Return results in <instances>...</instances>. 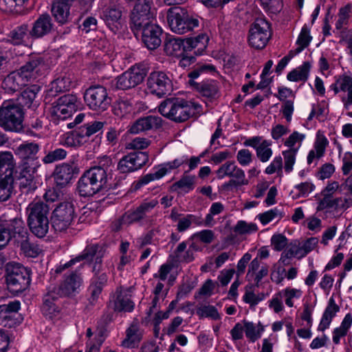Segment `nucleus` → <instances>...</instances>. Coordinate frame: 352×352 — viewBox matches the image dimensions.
<instances>
[{
  "mask_svg": "<svg viewBox=\"0 0 352 352\" xmlns=\"http://www.w3.org/2000/svg\"><path fill=\"white\" fill-rule=\"evenodd\" d=\"M201 106L192 101L179 98L164 100L158 107V111L164 117L175 122H182L198 113Z\"/></svg>",
  "mask_w": 352,
  "mask_h": 352,
  "instance_id": "nucleus-1",
  "label": "nucleus"
},
{
  "mask_svg": "<svg viewBox=\"0 0 352 352\" xmlns=\"http://www.w3.org/2000/svg\"><path fill=\"white\" fill-rule=\"evenodd\" d=\"M153 0H138L131 14V21L135 29L143 26L142 39L150 50H154V25L151 21L143 25L144 19H149Z\"/></svg>",
  "mask_w": 352,
  "mask_h": 352,
  "instance_id": "nucleus-2",
  "label": "nucleus"
},
{
  "mask_svg": "<svg viewBox=\"0 0 352 352\" xmlns=\"http://www.w3.org/2000/svg\"><path fill=\"white\" fill-rule=\"evenodd\" d=\"M28 225L30 231L38 238L44 237L49 231V206L43 202L31 203L27 208Z\"/></svg>",
  "mask_w": 352,
  "mask_h": 352,
  "instance_id": "nucleus-3",
  "label": "nucleus"
},
{
  "mask_svg": "<svg viewBox=\"0 0 352 352\" xmlns=\"http://www.w3.org/2000/svg\"><path fill=\"white\" fill-rule=\"evenodd\" d=\"M167 21L170 30L178 34H184L199 26V21L182 7H173L167 11Z\"/></svg>",
  "mask_w": 352,
  "mask_h": 352,
  "instance_id": "nucleus-4",
  "label": "nucleus"
},
{
  "mask_svg": "<svg viewBox=\"0 0 352 352\" xmlns=\"http://www.w3.org/2000/svg\"><path fill=\"white\" fill-rule=\"evenodd\" d=\"M23 109L13 101H5L0 107V126L6 131L19 132L23 128Z\"/></svg>",
  "mask_w": 352,
  "mask_h": 352,
  "instance_id": "nucleus-5",
  "label": "nucleus"
},
{
  "mask_svg": "<svg viewBox=\"0 0 352 352\" xmlns=\"http://www.w3.org/2000/svg\"><path fill=\"white\" fill-rule=\"evenodd\" d=\"M6 283L9 291L18 294L30 285V271L19 263H9L6 267Z\"/></svg>",
  "mask_w": 352,
  "mask_h": 352,
  "instance_id": "nucleus-6",
  "label": "nucleus"
},
{
  "mask_svg": "<svg viewBox=\"0 0 352 352\" xmlns=\"http://www.w3.org/2000/svg\"><path fill=\"white\" fill-rule=\"evenodd\" d=\"M12 155L5 153L0 155V201L8 200L12 192L14 182Z\"/></svg>",
  "mask_w": 352,
  "mask_h": 352,
  "instance_id": "nucleus-7",
  "label": "nucleus"
},
{
  "mask_svg": "<svg viewBox=\"0 0 352 352\" xmlns=\"http://www.w3.org/2000/svg\"><path fill=\"white\" fill-rule=\"evenodd\" d=\"M77 97L72 94H66L58 98L52 103L50 108L52 121L58 124L70 117L78 108Z\"/></svg>",
  "mask_w": 352,
  "mask_h": 352,
  "instance_id": "nucleus-8",
  "label": "nucleus"
},
{
  "mask_svg": "<svg viewBox=\"0 0 352 352\" xmlns=\"http://www.w3.org/2000/svg\"><path fill=\"white\" fill-rule=\"evenodd\" d=\"M74 217V207L71 202L59 203L51 216L52 227L55 232H64L70 226Z\"/></svg>",
  "mask_w": 352,
  "mask_h": 352,
  "instance_id": "nucleus-9",
  "label": "nucleus"
},
{
  "mask_svg": "<svg viewBox=\"0 0 352 352\" xmlns=\"http://www.w3.org/2000/svg\"><path fill=\"white\" fill-rule=\"evenodd\" d=\"M85 264H81L78 269L71 272L68 274H65L63 280L58 285H50L61 298L73 297L80 292L83 280L82 274L80 272V268L84 267Z\"/></svg>",
  "mask_w": 352,
  "mask_h": 352,
  "instance_id": "nucleus-10",
  "label": "nucleus"
},
{
  "mask_svg": "<svg viewBox=\"0 0 352 352\" xmlns=\"http://www.w3.org/2000/svg\"><path fill=\"white\" fill-rule=\"evenodd\" d=\"M218 179H223L229 177L231 179L223 185L224 189H231L233 187H239L248 184L245 178V172L238 167L234 162H227L222 164L216 172Z\"/></svg>",
  "mask_w": 352,
  "mask_h": 352,
  "instance_id": "nucleus-11",
  "label": "nucleus"
},
{
  "mask_svg": "<svg viewBox=\"0 0 352 352\" xmlns=\"http://www.w3.org/2000/svg\"><path fill=\"white\" fill-rule=\"evenodd\" d=\"M84 99L89 109L97 111L107 110L111 103V97L106 88L102 85L91 86L87 89Z\"/></svg>",
  "mask_w": 352,
  "mask_h": 352,
  "instance_id": "nucleus-12",
  "label": "nucleus"
},
{
  "mask_svg": "<svg viewBox=\"0 0 352 352\" xmlns=\"http://www.w3.org/2000/svg\"><path fill=\"white\" fill-rule=\"evenodd\" d=\"M271 36L270 25L264 19H256L250 25L248 43L255 49H263Z\"/></svg>",
  "mask_w": 352,
  "mask_h": 352,
  "instance_id": "nucleus-13",
  "label": "nucleus"
},
{
  "mask_svg": "<svg viewBox=\"0 0 352 352\" xmlns=\"http://www.w3.org/2000/svg\"><path fill=\"white\" fill-rule=\"evenodd\" d=\"M92 273L93 277L89 287V292L90 293L89 300L91 305H94L98 300L102 288L106 285L108 279L102 266V259L96 260L93 263Z\"/></svg>",
  "mask_w": 352,
  "mask_h": 352,
  "instance_id": "nucleus-14",
  "label": "nucleus"
},
{
  "mask_svg": "<svg viewBox=\"0 0 352 352\" xmlns=\"http://www.w3.org/2000/svg\"><path fill=\"white\" fill-rule=\"evenodd\" d=\"M104 126V122L94 121L85 125L77 127L70 135L65 142L67 144L72 146H80L88 141L89 138L101 130Z\"/></svg>",
  "mask_w": 352,
  "mask_h": 352,
  "instance_id": "nucleus-15",
  "label": "nucleus"
},
{
  "mask_svg": "<svg viewBox=\"0 0 352 352\" xmlns=\"http://www.w3.org/2000/svg\"><path fill=\"white\" fill-rule=\"evenodd\" d=\"M146 75V73L143 68L133 66L118 76L112 82V85L117 89H129L142 82Z\"/></svg>",
  "mask_w": 352,
  "mask_h": 352,
  "instance_id": "nucleus-16",
  "label": "nucleus"
},
{
  "mask_svg": "<svg viewBox=\"0 0 352 352\" xmlns=\"http://www.w3.org/2000/svg\"><path fill=\"white\" fill-rule=\"evenodd\" d=\"M104 248L98 243L87 245L80 254L71 259L63 265H60L55 270L56 274H60L65 270L72 267L77 262L81 261H96V260L102 259L104 256Z\"/></svg>",
  "mask_w": 352,
  "mask_h": 352,
  "instance_id": "nucleus-17",
  "label": "nucleus"
},
{
  "mask_svg": "<svg viewBox=\"0 0 352 352\" xmlns=\"http://www.w3.org/2000/svg\"><path fill=\"white\" fill-rule=\"evenodd\" d=\"M30 38H43L55 31V25L52 16L47 13L40 14L30 27Z\"/></svg>",
  "mask_w": 352,
  "mask_h": 352,
  "instance_id": "nucleus-18",
  "label": "nucleus"
},
{
  "mask_svg": "<svg viewBox=\"0 0 352 352\" xmlns=\"http://www.w3.org/2000/svg\"><path fill=\"white\" fill-rule=\"evenodd\" d=\"M148 160V156L146 152L130 153L120 160L117 168L121 173H132L141 168Z\"/></svg>",
  "mask_w": 352,
  "mask_h": 352,
  "instance_id": "nucleus-19",
  "label": "nucleus"
},
{
  "mask_svg": "<svg viewBox=\"0 0 352 352\" xmlns=\"http://www.w3.org/2000/svg\"><path fill=\"white\" fill-rule=\"evenodd\" d=\"M132 289L133 287H118L111 298L109 306L112 307L115 311H132L135 306L131 300Z\"/></svg>",
  "mask_w": 352,
  "mask_h": 352,
  "instance_id": "nucleus-20",
  "label": "nucleus"
},
{
  "mask_svg": "<svg viewBox=\"0 0 352 352\" xmlns=\"http://www.w3.org/2000/svg\"><path fill=\"white\" fill-rule=\"evenodd\" d=\"M45 67V62L41 57H30L29 60L17 70L25 82L36 80Z\"/></svg>",
  "mask_w": 352,
  "mask_h": 352,
  "instance_id": "nucleus-21",
  "label": "nucleus"
},
{
  "mask_svg": "<svg viewBox=\"0 0 352 352\" xmlns=\"http://www.w3.org/2000/svg\"><path fill=\"white\" fill-rule=\"evenodd\" d=\"M244 145L254 148L256 157L261 162H268L273 155L272 142L263 140L262 137L255 136L249 138L244 142Z\"/></svg>",
  "mask_w": 352,
  "mask_h": 352,
  "instance_id": "nucleus-22",
  "label": "nucleus"
},
{
  "mask_svg": "<svg viewBox=\"0 0 352 352\" xmlns=\"http://www.w3.org/2000/svg\"><path fill=\"white\" fill-rule=\"evenodd\" d=\"M39 149V144L33 142H24L19 144L15 149V154L23 161L21 166L32 165L34 162L40 164L36 157Z\"/></svg>",
  "mask_w": 352,
  "mask_h": 352,
  "instance_id": "nucleus-23",
  "label": "nucleus"
},
{
  "mask_svg": "<svg viewBox=\"0 0 352 352\" xmlns=\"http://www.w3.org/2000/svg\"><path fill=\"white\" fill-rule=\"evenodd\" d=\"M40 166L41 164L36 162L32 165L25 164L24 166H21L19 187L22 192L29 193L36 188L33 175Z\"/></svg>",
  "mask_w": 352,
  "mask_h": 352,
  "instance_id": "nucleus-24",
  "label": "nucleus"
},
{
  "mask_svg": "<svg viewBox=\"0 0 352 352\" xmlns=\"http://www.w3.org/2000/svg\"><path fill=\"white\" fill-rule=\"evenodd\" d=\"M20 309V302L17 300L10 302L8 304L0 305V325L11 328L16 324L15 318Z\"/></svg>",
  "mask_w": 352,
  "mask_h": 352,
  "instance_id": "nucleus-25",
  "label": "nucleus"
},
{
  "mask_svg": "<svg viewBox=\"0 0 352 352\" xmlns=\"http://www.w3.org/2000/svg\"><path fill=\"white\" fill-rule=\"evenodd\" d=\"M76 167L67 163L56 166L53 172V177L56 184L60 187L65 186L69 183L76 173Z\"/></svg>",
  "mask_w": 352,
  "mask_h": 352,
  "instance_id": "nucleus-26",
  "label": "nucleus"
},
{
  "mask_svg": "<svg viewBox=\"0 0 352 352\" xmlns=\"http://www.w3.org/2000/svg\"><path fill=\"white\" fill-rule=\"evenodd\" d=\"M10 226L12 240L15 245L21 247L30 239L28 231L21 219L14 218L11 219Z\"/></svg>",
  "mask_w": 352,
  "mask_h": 352,
  "instance_id": "nucleus-27",
  "label": "nucleus"
},
{
  "mask_svg": "<svg viewBox=\"0 0 352 352\" xmlns=\"http://www.w3.org/2000/svg\"><path fill=\"white\" fill-rule=\"evenodd\" d=\"M318 243V239L316 237H311L304 241L302 244H293L285 253L287 258L297 257L302 258L308 253L314 250Z\"/></svg>",
  "mask_w": 352,
  "mask_h": 352,
  "instance_id": "nucleus-28",
  "label": "nucleus"
},
{
  "mask_svg": "<svg viewBox=\"0 0 352 352\" xmlns=\"http://www.w3.org/2000/svg\"><path fill=\"white\" fill-rule=\"evenodd\" d=\"M61 298L51 287L47 288V293L43 296V302L42 305L43 314L49 318H52L59 312V307L56 305V301Z\"/></svg>",
  "mask_w": 352,
  "mask_h": 352,
  "instance_id": "nucleus-29",
  "label": "nucleus"
},
{
  "mask_svg": "<svg viewBox=\"0 0 352 352\" xmlns=\"http://www.w3.org/2000/svg\"><path fill=\"white\" fill-rule=\"evenodd\" d=\"M328 144L329 141L327 138L322 132L318 131L314 148L309 151L307 155V164L310 165L315 161H318L324 155L326 148Z\"/></svg>",
  "mask_w": 352,
  "mask_h": 352,
  "instance_id": "nucleus-30",
  "label": "nucleus"
},
{
  "mask_svg": "<svg viewBox=\"0 0 352 352\" xmlns=\"http://www.w3.org/2000/svg\"><path fill=\"white\" fill-rule=\"evenodd\" d=\"M74 0H56L52 6V13L55 20L60 24L68 21L70 7Z\"/></svg>",
  "mask_w": 352,
  "mask_h": 352,
  "instance_id": "nucleus-31",
  "label": "nucleus"
},
{
  "mask_svg": "<svg viewBox=\"0 0 352 352\" xmlns=\"http://www.w3.org/2000/svg\"><path fill=\"white\" fill-rule=\"evenodd\" d=\"M15 50L9 41L0 42V74L7 71L8 65L16 56Z\"/></svg>",
  "mask_w": 352,
  "mask_h": 352,
  "instance_id": "nucleus-32",
  "label": "nucleus"
},
{
  "mask_svg": "<svg viewBox=\"0 0 352 352\" xmlns=\"http://www.w3.org/2000/svg\"><path fill=\"white\" fill-rule=\"evenodd\" d=\"M26 85L18 71L10 72L2 81L1 87L8 92H15Z\"/></svg>",
  "mask_w": 352,
  "mask_h": 352,
  "instance_id": "nucleus-33",
  "label": "nucleus"
},
{
  "mask_svg": "<svg viewBox=\"0 0 352 352\" xmlns=\"http://www.w3.org/2000/svg\"><path fill=\"white\" fill-rule=\"evenodd\" d=\"M100 191L107 188V170L102 166H94L85 171Z\"/></svg>",
  "mask_w": 352,
  "mask_h": 352,
  "instance_id": "nucleus-34",
  "label": "nucleus"
},
{
  "mask_svg": "<svg viewBox=\"0 0 352 352\" xmlns=\"http://www.w3.org/2000/svg\"><path fill=\"white\" fill-rule=\"evenodd\" d=\"M139 322L135 319L126 331V338L122 342V346L126 348L135 347L142 338V333L140 331Z\"/></svg>",
  "mask_w": 352,
  "mask_h": 352,
  "instance_id": "nucleus-35",
  "label": "nucleus"
},
{
  "mask_svg": "<svg viewBox=\"0 0 352 352\" xmlns=\"http://www.w3.org/2000/svg\"><path fill=\"white\" fill-rule=\"evenodd\" d=\"M77 190L81 197L93 196L100 192L86 172L80 177L77 184Z\"/></svg>",
  "mask_w": 352,
  "mask_h": 352,
  "instance_id": "nucleus-36",
  "label": "nucleus"
},
{
  "mask_svg": "<svg viewBox=\"0 0 352 352\" xmlns=\"http://www.w3.org/2000/svg\"><path fill=\"white\" fill-rule=\"evenodd\" d=\"M41 87L38 85H32L24 89L20 97L19 98V105L27 107L28 108L32 106H36L35 98L37 94L40 91Z\"/></svg>",
  "mask_w": 352,
  "mask_h": 352,
  "instance_id": "nucleus-37",
  "label": "nucleus"
},
{
  "mask_svg": "<svg viewBox=\"0 0 352 352\" xmlns=\"http://www.w3.org/2000/svg\"><path fill=\"white\" fill-rule=\"evenodd\" d=\"M341 91L344 94L341 100L346 109H349L352 105V77L349 75H342V84L339 83Z\"/></svg>",
  "mask_w": 352,
  "mask_h": 352,
  "instance_id": "nucleus-38",
  "label": "nucleus"
},
{
  "mask_svg": "<svg viewBox=\"0 0 352 352\" xmlns=\"http://www.w3.org/2000/svg\"><path fill=\"white\" fill-rule=\"evenodd\" d=\"M155 94L161 97L169 94L173 89L169 78L164 72H159L155 78Z\"/></svg>",
  "mask_w": 352,
  "mask_h": 352,
  "instance_id": "nucleus-39",
  "label": "nucleus"
},
{
  "mask_svg": "<svg viewBox=\"0 0 352 352\" xmlns=\"http://www.w3.org/2000/svg\"><path fill=\"white\" fill-rule=\"evenodd\" d=\"M311 67V65L309 62H304L301 65L293 69L287 74V79L293 82H305L309 77Z\"/></svg>",
  "mask_w": 352,
  "mask_h": 352,
  "instance_id": "nucleus-40",
  "label": "nucleus"
},
{
  "mask_svg": "<svg viewBox=\"0 0 352 352\" xmlns=\"http://www.w3.org/2000/svg\"><path fill=\"white\" fill-rule=\"evenodd\" d=\"M258 229L256 223L240 220L234 226L233 231L237 236L245 239L249 235L256 233Z\"/></svg>",
  "mask_w": 352,
  "mask_h": 352,
  "instance_id": "nucleus-41",
  "label": "nucleus"
},
{
  "mask_svg": "<svg viewBox=\"0 0 352 352\" xmlns=\"http://www.w3.org/2000/svg\"><path fill=\"white\" fill-rule=\"evenodd\" d=\"M243 321L246 338L250 342H254L261 337L264 327L260 323L254 324L252 322Z\"/></svg>",
  "mask_w": 352,
  "mask_h": 352,
  "instance_id": "nucleus-42",
  "label": "nucleus"
},
{
  "mask_svg": "<svg viewBox=\"0 0 352 352\" xmlns=\"http://www.w3.org/2000/svg\"><path fill=\"white\" fill-rule=\"evenodd\" d=\"M154 117L148 116L137 120L129 128V132L136 134L142 131H147L153 127Z\"/></svg>",
  "mask_w": 352,
  "mask_h": 352,
  "instance_id": "nucleus-43",
  "label": "nucleus"
},
{
  "mask_svg": "<svg viewBox=\"0 0 352 352\" xmlns=\"http://www.w3.org/2000/svg\"><path fill=\"white\" fill-rule=\"evenodd\" d=\"M305 138V133L294 131L284 140L283 144L287 148V150L296 149L298 152Z\"/></svg>",
  "mask_w": 352,
  "mask_h": 352,
  "instance_id": "nucleus-44",
  "label": "nucleus"
},
{
  "mask_svg": "<svg viewBox=\"0 0 352 352\" xmlns=\"http://www.w3.org/2000/svg\"><path fill=\"white\" fill-rule=\"evenodd\" d=\"M45 156L42 158L41 161L45 164H52L54 162L64 160L67 152L62 148H54L49 151L45 148Z\"/></svg>",
  "mask_w": 352,
  "mask_h": 352,
  "instance_id": "nucleus-45",
  "label": "nucleus"
},
{
  "mask_svg": "<svg viewBox=\"0 0 352 352\" xmlns=\"http://www.w3.org/2000/svg\"><path fill=\"white\" fill-rule=\"evenodd\" d=\"M351 324L352 316L350 314H347L344 318L340 326L336 328L333 331V342L336 344H339L340 338L346 335Z\"/></svg>",
  "mask_w": 352,
  "mask_h": 352,
  "instance_id": "nucleus-46",
  "label": "nucleus"
},
{
  "mask_svg": "<svg viewBox=\"0 0 352 352\" xmlns=\"http://www.w3.org/2000/svg\"><path fill=\"white\" fill-rule=\"evenodd\" d=\"M184 41L181 38H170L166 41L164 49L167 55L180 56L182 54Z\"/></svg>",
  "mask_w": 352,
  "mask_h": 352,
  "instance_id": "nucleus-47",
  "label": "nucleus"
},
{
  "mask_svg": "<svg viewBox=\"0 0 352 352\" xmlns=\"http://www.w3.org/2000/svg\"><path fill=\"white\" fill-rule=\"evenodd\" d=\"M316 210L318 211L324 210H340L339 198H333L331 196H329V195H323V197L318 202Z\"/></svg>",
  "mask_w": 352,
  "mask_h": 352,
  "instance_id": "nucleus-48",
  "label": "nucleus"
},
{
  "mask_svg": "<svg viewBox=\"0 0 352 352\" xmlns=\"http://www.w3.org/2000/svg\"><path fill=\"white\" fill-rule=\"evenodd\" d=\"M30 28L26 23H23L15 28L10 32L9 34L12 41L10 43H13L14 45L21 44L25 36H28L30 37Z\"/></svg>",
  "mask_w": 352,
  "mask_h": 352,
  "instance_id": "nucleus-49",
  "label": "nucleus"
},
{
  "mask_svg": "<svg viewBox=\"0 0 352 352\" xmlns=\"http://www.w3.org/2000/svg\"><path fill=\"white\" fill-rule=\"evenodd\" d=\"M208 40V36L206 34H201L196 37L187 38L186 43L188 48H197L198 54H201L206 49Z\"/></svg>",
  "mask_w": 352,
  "mask_h": 352,
  "instance_id": "nucleus-50",
  "label": "nucleus"
},
{
  "mask_svg": "<svg viewBox=\"0 0 352 352\" xmlns=\"http://www.w3.org/2000/svg\"><path fill=\"white\" fill-rule=\"evenodd\" d=\"M186 162V159H176L173 162L159 165L155 171V179H160L172 170L178 168Z\"/></svg>",
  "mask_w": 352,
  "mask_h": 352,
  "instance_id": "nucleus-51",
  "label": "nucleus"
},
{
  "mask_svg": "<svg viewBox=\"0 0 352 352\" xmlns=\"http://www.w3.org/2000/svg\"><path fill=\"white\" fill-rule=\"evenodd\" d=\"M195 176L184 174L183 177L172 186L173 190H181L185 192H189L194 188Z\"/></svg>",
  "mask_w": 352,
  "mask_h": 352,
  "instance_id": "nucleus-52",
  "label": "nucleus"
},
{
  "mask_svg": "<svg viewBox=\"0 0 352 352\" xmlns=\"http://www.w3.org/2000/svg\"><path fill=\"white\" fill-rule=\"evenodd\" d=\"M72 85V80L65 74L63 76L58 77L51 83V92L60 93L69 89Z\"/></svg>",
  "mask_w": 352,
  "mask_h": 352,
  "instance_id": "nucleus-53",
  "label": "nucleus"
},
{
  "mask_svg": "<svg viewBox=\"0 0 352 352\" xmlns=\"http://www.w3.org/2000/svg\"><path fill=\"white\" fill-rule=\"evenodd\" d=\"M10 221L0 219V250L4 248L12 240Z\"/></svg>",
  "mask_w": 352,
  "mask_h": 352,
  "instance_id": "nucleus-54",
  "label": "nucleus"
},
{
  "mask_svg": "<svg viewBox=\"0 0 352 352\" xmlns=\"http://www.w3.org/2000/svg\"><path fill=\"white\" fill-rule=\"evenodd\" d=\"M279 292L283 298H284L285 304L289 307L294 306V300L299 299L302 295L301 289L289 287H286Z\"/></svg>",
  "mask_w": 352,
  "mask_h": 352,
  "instance_id": "nucleus-55",
  "label": "nucleus"
},
{
  "mask_svg": "<svg viewBox=\"0 0 352 352\" xmlns=\"http://www.w3.org/2000/svg\"><path fill=\"white\" fill-rule=\"evenodd\" d=\"M298 153V152L296 151V149H286L282 151V155L284 159L283 168L287 173H290L294 170Z\"/></svg>",
  "mask_w": 352,
  "mask_h": 352,
  "instance_id": "nucleus-56",
  "label": "nucleus"
},
{
  "mask_svg": "<svg viewBox=\"0 0 352 352\" xmlns=\"http://www.w3.org/2000/svg\"><path fill=\"white\" fill-rule=\"evenodd\" d=\"M283 217V211L277 208H274L258 215V218L263 225H266L276 219L278 221Z\"/></svg>",
  "mask_w": 352,
  "mask_h": 352,
  "instance_id": "nucleus-57",
  "label": "nucleus"
},
{
  "mask_svg": "<svg viewBox=\"0 0 352 352\" xmlns=\"http://www.w3.org/2000/svg\"><path fill=\"white\" fill-rule=\"evenodd\" d=\"M311 38L309 28L306 25L303 26L296 41L298 45L296 52L299 53L306 48L311 42Z\"/></svg>",
  "mask_w": 352,
  "mask_h": 352,
  "instance_id": "nucleus-58",
  "label": "nucleus"
},
{
  "mask_svg": "<svg viewBox=\"0 0 352 352\" xmlns=\"http://www.w3.org/2000/svg\"><path fill=\"white\" fill-rule=\"evenodd\" d=\"M20 248L23 254L28 257L35 258L39 255L42 249L39 245L31 241L30 239L24 243Z\"/></svg>",
  "mask_w": 352,
  "mask_h": 352,
  "instance_id": "nucleus-59",
  "label": "nucleus"
},
{
  "mask_svg": "<svg viewBox=\"0 0 352 352\" xmlns=\"http://www.w3.org/2000/svg\"><path fill=\"white\" fill-rule=\"evenodd\" d=\"M197 314L200 318H210L212 320H218L220 316L217 309L212 305H202L197 309Z\"/></svg>",
  "mask_w": 352,
  "mask_h": 352,
  "instance_id": "nucleus-60",
  "label": "nucleus"
},
{
  "mask_svg": "<svg viewBox=\"0 0 352 352\" xmlns=\"http://www.w3.org/2000/svg\"><path fill=\"white\" fill-rule=\"evenodd\" d=\"M142 220L152 221L153 210L154 208V201H144L138 208Z\"/></svg>",
  "mask_w": 352,
  "mask_h": 352,
  "instance_id": "nucleus-61",
  "label": "nucleus"
},
{
  "mask_svg": "<svg viewBox=\"0 0 352 352\" xmlns=\"http://www.w3.org/2000/svg\"><path fill=\"white\" fill-rule=\"evenodd\" d=\"M252 286H247L245 287V292L243 297L245 302L249 304L250 306H255L259 302L264 299L263 294L256 295L252 290Z\"/></svg>",
  "mask_w": 352,
  "mask_h": 352,
  "instance_id": "nucleus-62",
  "label": "nucleus"
},
{
  "mask_svg": "<svg viewBox=\"0 0 352 352\" xmlns=\"http://www.w3.org/2000/svg\"><path fill=\"white\" fill-rule=\"evenodd\" d=\"M122 16L121 11L116 8H107L103 10L102 18L107 23H113L118 21Z\"/></svg>",
  "mask_w": 352,
  "mask_h": 352,
  "instance_id": "nucleus-63",
  "label": "nucleus"
},
{
  "mask_svg": "<svg viewBox=\"0 0 352 352\" xmlns=\"http://www.w3.org/2000/svg\"><path fill=\"white\" fill-rule=\"evenodd\" d=\"M201 91L203 95L208 98H216L219 95V87L214 81L204 84Z\"/></svg>",
  "mask_w": 352,
  "mask_h": 352,
  "instance_id": "nucleus-64",
  "label": "nucleus"
}]
</instances>
